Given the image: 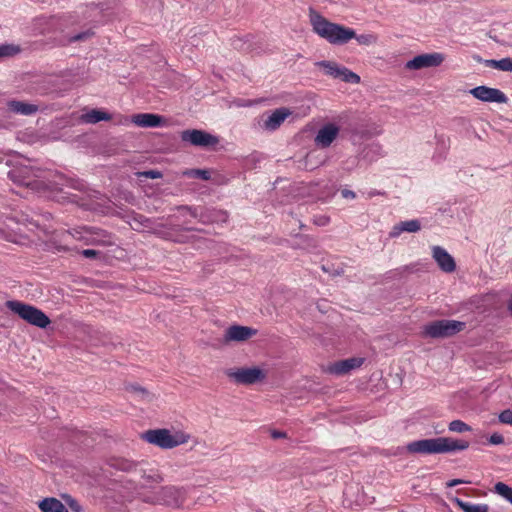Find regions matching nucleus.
Returning a JSON list of instances; mask_svg holds the SVG:
<instances>
[{
	"instance_id": "1",
	"label": "nucleus",
	"mask_w": 512,
	"mask_h": 512,
	"mask_svg": "<svg viewBox=\"0 0 512 512\" xmlns=\"http://www.w3.org/2000/svg\"><path fill=\"white\" fill-rule=\"evenodd\" d=\"M470 446L469 441L464 439H454L450 437H438L431 439L417 440L407 445L410 453L419 454H439L455 451H463Z\"/></svg>"
},
{
	"instance_id": "2",
	"label": "nucleus",
	"mask_w": 512,
	"mask_h": 512,
	"mask_svg": "<svg viewBox=\"0 0 512 512\" xmlns=\"http://www.w3.org/2000/svg\"><path fill=\"white\" fill-rule=\"evenodd\" d=\"M310 22L313 31L331 44L342 45L355 37V31L352 28L330 22L318 13L310 15Z\"/></svg>"
},
{
	"instance_id": "3",
	"label": "nucleus",
	"mask_w": 512,
	"mask_h": 512,
	"mask_svg": "<svg viewBox=\"0 0 512 512\" xmlns=\"http://www.w3.org/2000/svg\"><path fill=\"white\" fill-rule=\"evenodd\" d=\"M5 305L21 319L36 327L46 328L51 323L49 317L42 310L30 304L18 300H9Z\"/></svg>"
},
{
	"instance_id": "4",
	"label": "nucleus",
	"mask_w": 512,
	"mask_h": 512,
	"mask_svg": "<svg viewBox=\"0 0 512 512\" xmlns=\"http://www.w3.org/2000/svg\"><path fill=\"white\" fill-rule=\"evenodd\" d=\"M142 438L162 449H172L187 443L190 437L183 432L172 434L168 429H151L143 433Z\"/></svg>"
},
{
	"instance_id": "5",
	"label": "nucleus",
	"mask_w": 512,
	"mask_h": 512,
	"mask_svg": "<svg viewBox=\"0 0 512 512\" xmlns=\"http://www.w3.org/2000/svg\"><path fill=\"white\" fill-rule=\"evenodd\" d=\"M465 328V323L456 320H436L424 326L423 335L430 338L451 337Z\"/></svg>"
},
{
	"instance_id": "6",
	"label": "nucleus",
	"mask_w": 512,
	"mask_h": 512,
	"mask_svg": "<svg viewBox=\"0 0 512 512\" xmlns=\"http://www.w3.org/2000/svg\"><path fill=\"white\" fill-rule=\"evenodd\" d=\"M225 375L238 385H253L262 382L267 377L265 370L259 367L229 368Z\"/></svg>"
},
{
	"instance_id": "7",
	"label": "nucleus",
	"mask_w": 512,
	"mask_h": 512,
	"mask_svg": "<svg viewBox=\"0 0 512 512\" xmlns=\"http://www.w3.org/2000/svg\"><path fill=\"white\" fill-rule=\"evenodd\" d=\"M75 240L84 241L85 244L89 245H112L113 241L111 235L106 231H103L94 227H82L80 229H74L73 232L68 233Z\"/></svg>"
},
{
	"instance_id": "8",
	"label": "nucleus",
	"mask_w": 512,
	"mask_h": 512,
	"mask_svg": "<svg viewBox=\"0 0 512 512\" xmlns=\"http://www.w3.org/2000/svg\"><path fill=\"white\" fill-rule=\"evenodd\" d=\"M316 66L323 69L324 74L335 79H341L346 83L358 84L360 83V76L346 67L338 65L333 61H319L315 63Z\"/></svg>"
},
{
	"instance_id": "9",
	"label": "nucleus",
	"mask_w": 512,
	"mask_h": 512,
	"mask_svg": "<svg viewBox=\"0 0 512 512\" xmlns=\"http://www.w3.org/2000/svg\"><path fill=\"white\" fill-rule=\"evenodd\" d=\"M446 59V56L440 52L425 53L415 56L409 60L405 67L408 70H420L440 66Z\"/></svg>"
},
{
	"instance_id": "10",
	"label": "nucleus",
	"mask_w": 512,
	"mask_h": 512,
	"mask_svg": "<svg viewBox=\"0 0 512 512\" xmlns=\"http://www.w3.org/2000/svg\"><path fill=\"white\" fill-rule=\"evenodd\" d=\"M181 139L189 142L194 146L209 147L218 144L219 140L216 136L198 129L184 130L181 133Z\"/></svg>"
},
{
	"instance_id": "11",
	"label": "nucleus",
	"mask_w": 512,
	"mask_h": 512,
	"mask_svg": "<svg viewBox=\"0 0 512 512\" xmlns=\"http://www.w3.org/2000/svg\"><path fill=\"white\" fill-rule=\"evenodd\" d=\"M186 494L184 489L175 486L161 487L156 494V502L170 506H180L184 503Z\"/></svg>"
},
{
	"instance_id": "12",
	"label": "nucleus",
	"mask_w": 512,
	"mask_h": 512,
	"mask_svg": "<svg viewBox=\"0 0 512 512\" xmlns=\"http://www.w3.org/2000/svg\"><path fill=\"white\" fill-rule=\"evenodd\" d=\"M470 94L476 99L490 103H506L508 98L501 90L488 86H477L470 90Z\"/></svg>"
},
{
	"instance_id": "13",
	"label": "nucleus",
	"mask_w": 512,
	"mask_h": 512,
	"mask_svg": "<svg viewBox=\"0 0 512 512\" xmlns=\"http://www.w3.org/2000/svg\"><path fill=\"white\" fill-rule=\"evenodd\" d=\"M257 334V330L248 326L231 325L224 334V341L229 342H244Z\"/></svg>"
},
{
	"instance_id": "14",
	"label": "nucleus",
	"mask_w": 512,
	"mask_h": 512,
	"mask_svg": "<svg viewBox=\"0 0 512 512\" xmlns=\"http://www.w3.org/2000/svg\"><path fill=\"white\" fill-rule=\"evenodd\" d=\"M339 127L333 123L325 124L319 129L315 137V144L321 148H328L339 134Z\"/></svg>"
},
{
	"instance_id": "15",
	"label": "nucleus",
	"mask_w": 512,
	"mask_h": 512,
	"mask_svg": "<svg viewBox=\"0 0 512 512\" xmlns=\"http://www.w3.org/2000/svg\"><path fill=\"white\" fill-rule=\"evenodd\" d=\"M432 257L439 268L446 273H452L456 269L454 258L441 246L432 247Z\"/></svg>"
},
{
	"instance_id": "16",
	"label": "nucleus",
	"mask_w": 512,
	"mask_h": 512,
	"mask_svg": "<svg viewBox=\"0 0 512 512\" xmlns=\"http://www.w3.org/2000/svg\"><path fill=\"white\" fill-rule=\"evenodd\" d=\"M364 363L362 357H352L344 360L334 362L328 367V372L335 375H344L349 373L351 370L359 368Z\"/></svg>"
},
{
	"instance_id": "17",
	"label": "nucleus",
	"mask_w": 512,
	"mask_h": 512,
	"mask_svg": "<svg viewBox=\"0 0 512 512\" xmlns=\"http://www.w3.org/2000/svg\"><path fill=\"white\" fill-rule=\"evenodd\" d=\"M421 229V223L417 219L401 221L395 224L390 231V237L395 238L400 236L403 232L415 233Z\"/></svg>"
},
{
	"instance_id": "18",
	"label": "nucleus",
	"mask_w": 512,
	"mask_h": 512,
	"mask_svg": "<svg viewBox=\"0 0 512 512\" xmlns=\"http://www.w3.org/2000/svg\"><path fill=\"white\" fill-rule=\"evenodd\" d=\"M163 118L156 114L140 113L132 117V122L139 127H158Z\"/></svg>"
},
{
	"instance_id": "19",
	"label": "nucleus",
	"mask_w": 512,
	"mask_h": 512,
	"mask_svg": "<svg viewBox=\"0 0 512 512\" xmlns=\"http://www.w3.org/2000/svg\"><path fill=\"white\" fill-rule=\"evenodd\" d=\"M290 115V111L287 108L276 109L266 120L265 128L268 130H276Z\"/></svg>"
},
{
	"instance_id": "20",
	"label": "nucleus",
	"mask_w": 512,
	"mask_h": 512,
	"mask_svg": "<svg viewBox=\"0 0 512 512\" xmlns=\"http://www.w3.org/2000/svg\"><path fill=\"white\" fill-rule=\"evenodd\" d=\"M7 107L11 112L21 115H32L38 111L37 105L17 100L9 101Z\"/></svg>"
},
{
	"instance_id": "21",
	"label": "nucleus",
	"mask_w": 512,
	"mask_h": 512,
	"mask_svg": "<svg viewBox=\"0 0 512 512\" xmlns=\"http://www.w3.org/2000/svg\"><path fill=\"white\" fill-rule=\"evenodd\" d=\"M42 512H68L64 504L56 498H46L39 503Z\"/></svg>"
},
{
	"instance_id": "22",
	"label": "nucleus",
	"mask_w": 512,
	"mask_h": 512,
	"mask_svg": "<svg viewBox=\"0 0 512 512\" xmlns=\"http://www.w3.org/2000/svg\"><path fill=\"white\" fill-rule=\"evenodd\" d=\"M82 120L85 123L95 124V123L103 121V120L104 121L111 120V115L106 112L97 110V109H92L91 111L82 115Z\"/></svg>"
},
{
	"instance_id": "23",
	"label": "nucleus",
	"mask_w": 512,
	"mask_h": 512,
	"mask_svg": "<svg viewBox=\"0 0 512 512\" xmlns=\"http://www.w3.org/2000/svg\"><path fill=\"white\" fill-rule=\"evenodd\" d=\"M487 65L500 71L512 72V57H506L500 60H489L487 61Z\"/></svg>"
},
{
	"instance_id": "24",
	"label": "nucleus",
	"mask_w": 512,
	"mask_h": 512,
	"mask_svg": "<svg viewBox=\"0 0 512 512\" xmlns=\"http://www.w3.org/2000/svg\"><path fill=\"white\" fill-rule=\"evenodd\" d=\"M456 503L464 512H488L489 510L486 504H473L460 499H456Z\"/></svg>"
},
{
	"instance_id": "25",
	"label": "nucleus",
	"mask_w": 512,
	"mask_h": 512,
	"mask_svg": "<svg viewBox=\"0 0 512 512\" xmlns=\"http://www.w3.org/2000/svg\"><path fill=\"white\" fill-rule=\"evenodd\" d=\"M494 492L512 504V487L503 482H497L494 486Z\"/></svg>"
},
{
	"instance_id": "26",
	"label": "nucleus",
	"mask_w": 512,
	"mask_h": 512,
	"mask_svg": "<svg viewBox=\"0 0 512 512\" xmlns=\"http://www.w3.org/2000/svg\"><path fill=\"white\" fill-rule=\"evenodd\" d=\"M21 51L20 47L14 44H1L0 57H12Z\"/></svg>"
},
{
	"instance_id": "27",
	"label": "nucleus",
	"mask_w": 512,
	"mask_h": 512,
	"mask_svg": "<svg viewBox=\"0 0 512 512\" xmlns=\"http://www.w3.org/2000/svg\"><path fill=\"white\" fill-rule=\"evenodd\" d=\"M448 428L451 432L464 433L471 431V427L461 420H453L449 423Z\"/></svg>"
},
{
	"instance_id": "28",
	"label": "nucleus",
	"mask_w": 512,
	"mask_h": 512,
	"mask_svg": "<svg viewBox=\"0 0 512 512\" xmlns=\"http://www.w3.org/2000/svg\"><path fill=\"white\" fill-rule=\"evenodd\" d=\"M353 39H356V41L360 45H365V46H370L377 42V36L374 34H361V35L355 34V37Z\"/></svg>"
},
{
	"instance_id": "29",
	"label": "nucleus",
	"mask_w": 512,
	"mask_h": 512,
	"mask_svg": "<svg viewBox=\"0 0 512 512\" xmlns=\"http://www.w3.org/2000/svg\"><path fill=\"white\" fill-rule=\"evenodd\" d=\"M499 421L504 424L512 425V410L506 409L499 415Z\"/></svg>"
},
{
	"instance_id": "30",
	"label": "nucleus",
	"mask_w": 512,
	"mask_h": 512,
	"mask_svg": "<svg viewBox=\"0 0 512 512\" xmlns=\"http://www.w3.org/2000/svg\"><path fill=\"white\" fill-rule=\"evenodd\" d=\"M190 175L200 178L202 180H209L211 175L208 170L194 169L190 172Z\"/></svg>"
},
{
	"instance_id": "31",
	"label": "nucleus",
	"mask_w": 512,
	"mask_h": 512,
	"mask_svg": "<svg viewBox=\"0 0 512 512\" xmlns=\"http://www.w3.org/2000/svg\"><path fill=\"white\" fill-rule=\"evenodd\" d=\"M92 35H93V32H91V31H85L82 33H78V34L72 36L69 39V42L83 41V40L90 38Z\"/></svg>"
},
{
	"instance_id": "32",
	"label": "nucleus",
	"mask_w": 512,
	"mask_h": 512,
	"mask_svg": "<svg viewBox=\"0 0 512 512\" xmlns=\"http://www.w3.org/2000/svg\"><path fill=\"white\" fill-rule=\"evenodd\" d=\"M313 222L318 226H325L330 222V218L326 215H316L313 218Z\"/></svg>"
},
{
	"instance_id": "33",
	"label": "nucleus",
	"mask_w": 512,
	"mask_h": 512,
	"mask_svg": "<svg viewBox=\"0 0 512 512\" xmlns=\"http://www.w3.org/2000/svg\"><path fill=\"white\" fill-rule=\"evenodd\" d=\"M504 442V437L501 434L494 433L489 438V443L492 445H499Z\"/></svg>"
},
{
	"instance_id": "34",
	"label": "nucleus",
	"mask_w": 512,
	"mask_h": 512,
	"mask_svg": "<svg viewBox=\"0 0 512 512\" xmlns=\"http://www.w3.org/2000/svg\"><path fill=\"white\" fill-rule=\"evenodd\" d=\"M143 176L150 179H158L162 177L161 172L157 170H149L142 173Z\"/></svg>"
},
{
	"instance_id": "35",
	"label": "nucleus",
	"mask_w": 512,
	"mask_h": 512,
	"mask_svg": "<svg viewBox=\"0 0 512 512\" xmlns=\"http://www.w3.org/2000/svg\"><path fill=\"white\" fill-rule=\"evenodd\" d=\"M81 254L86 258H94L98 255V251L93 249H85L81 252Z\"/></svg>"
},
{
	"instance_id": "36",
	"label": "nucleus",
	"mask_w": 512,
	"mask_h": 512,
	"mask_svg": "<svg viewBox=\"0 0 512 512\" xmlns=\"http://www.w3.org/2000/svg\"><path fill=\"white\" fill-rule=\"evenodd\" d=\"M271 437H272L273 439L286 438V437H287V434H286L285 432H282V431L274 430V431H272V433H271Z\"/></svg>"
},
{
	"instance_id": "37",
	"label": "nucleus",
	"mask_w": 512,
	"mask_h": 512,
	"mask_svg": "<svg viewBox=\"0 0 512 512\" xmlns=\"http://www.w3.org/2000/svg\"><path fill=\"white\" fill-rule=\"evenodd\" d=\"M341 194H342V196H343L344 198H352V199H353V198H355V197H356L355 192H353V191H351V190H348V189H344V190H342Z\"/></svg>"
},
{
	"instance_id": "38",
	"label": "nucleus",
	"mask_w": 512,
	"mask_h": 512,
	"mask_svg": "<svg viewBox=\"0 0 512 512\" xmlns=\"http://www.w3.org/2000/svg\"><path fill=\"white\" fill-rule=\"evenodd\" d=\"M462 483H466V482H465V481H463V480H461V479H453V480H451V481H449V482L447 483V486H448V487H454V486H456V485H458V484H462Z\"/></svg>"
},
{
	"instance_id": "39",
	"label": "nucleus",
	"mask_w": 512,
	"mask_h": 512,
	"mask_svg": "<svg viewBox=\"0 0 512 512\" xmlns=\"http://www.w3.org/2000/svg\"><path fill=\"white\" fill-rule=\"evenodd\" d=\"M131 467H132V463H130L128 461L123 462L122 465L120 466V468L123 470H129V469H131Z\"/></svg>"
},
{
	"instance_id": "40",
	"label": "nucleus",
	"mask_w": 512,
	"mask_h": 512,
	"mask_svg": "<svg viewBox=\"0 0 512 512\" xmlns=\"http://www.w3.org/2000/svg\"><path fill=\"white\" fill-rule=\"evenodd\" d=\"M508 311L510 312V314L512 315V298L510 299V301L508 302Z\"/></svg>"
},
{
	"instance_id": "41",
	"label": "nucleus",
	"mask_w": 512,
	"mask_h": 512,
	"mask_svg": "<svg viewBox=\"0 0 512 512\" xmlns=\"http://www.w3.org/2000/svg\"><path fill=\"white\" fill-rule=\"evenodd\" d=\"M139 391H140V392H142V393H144V392H145V390H144V389H142V388H139Z\"/></svg>"
}]
</instances>
